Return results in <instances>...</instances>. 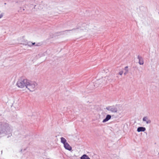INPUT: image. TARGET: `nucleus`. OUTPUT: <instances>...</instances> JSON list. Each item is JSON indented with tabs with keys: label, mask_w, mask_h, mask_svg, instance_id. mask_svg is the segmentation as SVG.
I'll return each mask as SVG.
<instances>
[{
	"label": "nucleus",
	"mask_w": 159,
	"mask_h": 159,
	"mask_svg": "<svg viewBox=\"0 0 159 159\" xmlns=\"http://www.w3.org/2000/svg\"><path fill=\"white\" fill-rule=\"evenodd\" d=\"M80 159H90L89 157L85 154L83 155L80 158Z\"/></svg>",
	"instance_id": "nucleus-8"
},
{
	"label": "nucleus",
	"mask_w": 159,
	"mask_h": 159,
	"mask_svg": "<svg viewBox=\"0 0 159 159\" xmlns=\"http://www.w3.org/2000/svg\"><path fill=\"white\" fill-rule=\"evenodd\" d=\"M37 86V84L34 82L27 80L26 88L31 91H34Z\"/></svg>",
	"instance_id": "nucleus-1"
},
{
	"label": "nucleus",
	"mask_w": 159,
	"mask_h": 159,
	"mask_svg": "<svg viewBox=\"0 0 159 159\" xmlns=\"http://www.w3.org/2000/svg\"><path fill=\"white\" fill-rule=\"evenodd\" d=\"M3 16V14H1L0 15V19H1V18H2V17Z\"/></svg>",
	"instance_id": "nucleus-12"
},
{
	"label": "nucleus",
	"mask_w": 159,
	"mask_h": 159,
	"mask_svg": "<svg viewBox=\"0 0 159 159\" xmlns=\"http://www.w3.org/2000/svg\"><path fill=\"white\" fill-rule=\"evenodd\" d=\"M123 71H121L119 72V74L120 75H122V74H123Z\"/></svg>",
	"instance_id": "nucleus-10"
},
{
	"label": "nucleus",
	"mask_w": 159,
	"mask_h": 159,
	"mask_svg": "<svg viewBox=\"0 0 159 159\" xmlns=\"http://www.w3.org/2000/svg\"><path fill=\"white\" fill-rule=\"evenodd\" d=\"M138 58L139 59V63L140 65H143V59L142 57H139V56L138 57Z\"/></svg>",
	"instance_id": "nucleus-7"
},
{
	"label": "nucleus",
	"mask_w": 159,
	"mask_h": 159,
	"mask_svg": "<svg viewBox=\"0 0 159 159\" xmlns=\"http://www.w3.org/2000/svg\"><path fill=\"white\" fill-rule=\"evenodd\" d=\"M27 81V80L25 79L19 80L17 83V85L19 88H23L25 87H26Z\"/></svg>",
	"instance_id": "nucleus-2"
},
{
	"label": "nucleus",
	"mask_w": 159,
	"mask_h": 159,
	"mask_svg": "<svg viewBox=\"0 0 159 159\" xmlns=\"http://www.w3.org/2000/svg\"><path fill=\"white\" fill-rule=\"evenodd\" d=\"M32 44L33 45H34L35 44V43H32Z\"/></svg>",
	"instance_id": "nucleus-13"
},
{
	"label": "nucleus",
	"mask_w": 159,
	"mask_h": 159,
	"mask_svg": "<svg viewBox=\"0 0 159 159\" xmlns=\"http://www.w3.org/2000/svg\"><path fill=\"white\" fill-rule=\"evenodd\" d=\"M111 116L110 115H107L106 118L105 119H104L103 120V122H105L107 121H108V120H109V119H110L111 118Z\"/></svg>",
	"instance_id": "nucleus-6"
},
{
	"label": "nucleus",
	"mask_w": 159,
	"mask_h": 159,
	"mask_svg": "<svg viewBox=\"0 0 159 159\" xmlns=\"http://www.w3.org/2000/svg\"><path fill=\"white\" fill-rule=\"evenodd\" d=\"M128 66H126V67H125V70L127 71V72L128 71Z\"/></svg>",
	"instance_id": "nucleus-11"
},
{
	"label": "nucleus",
	"mask_w": 159,
	"mask_h": 159,
	"mask_svg": "<svg viewBox=\"0 0 159 159\" xmlns=\"http://www.w3.org/2000/svg\"><path fill=\"white\" fill-rule=\"evenodd\" d=\"M61 142L62 143L64 144L67 143L66 142V140L64 138L61 137Z\"/></svg>",
	"instance_id": "nucleus-9"
},
{
	"label": "nucleus",
	"mask_w": 159,
	"mask_h": 159,
	"mask_svg": "<svg viewBox=\"0 0 159 159\" xmlns=\"http://www.w3.org/2000/svg\"><path fill=\"white\" fill-rule=\"evenodd\" d=\"M143 120L146 121L147 124L150 123H151V120L148 118L146 117H144L143 118Z\"/></svg>",
	"instance_id": "nucleus-4"
},
{
	"label": "nucleus",
	"mask_w": 159,
	"mask_h": 159,
	"mask_svg": "<svg viewBox=\"0 0 159 159\" xmlns=\"http://www.w3.org/2000/svg\"><path fill=\"white\" fill-rule=\"evenodd\" d=\"M146 129L144 127H139L137 129V131L139 132L141 131H144Z\"/></svg>",
	"instance_id": "nucleus-5"
},
{
	"label": "nucleus",
	"mask_w": 159,
	"mask_h": 159,
	"mask_svg": "<svg viewBox=\"0 0 159 159\" xmlns=\"http://www.w3.org/2000/svg\"><path fill=\"white\" fill-rule=\"evenodd\" d=\"M64 145L65 148L66 149L68 150L69 151H70L72 149L71 147L67 143H65L64 144Z\"/></svg>",
	"instance_id": "nucleus-3"
}]
</instances>
